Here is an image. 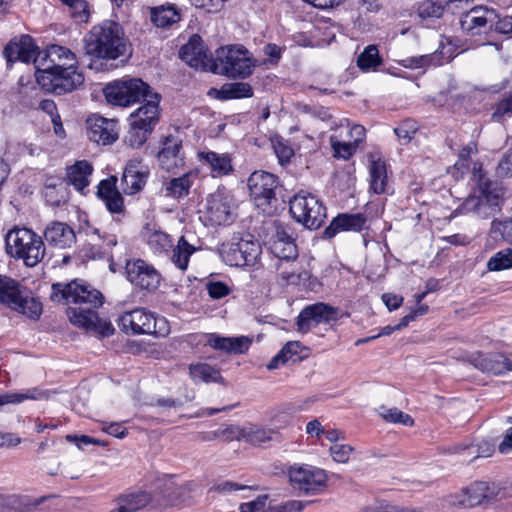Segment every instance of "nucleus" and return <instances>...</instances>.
<instances>
[{"label":"nucleus","mask_w":512,"mask_h":512,"mask_svg":"<svg viewBox=\"0 0 512 512\" xmlns=\"http://www.w3.org/2000/svg\"><path fill=\"white\" fill-rule=\"evenodd\" d=\"M269 250L281 261H294L298 258L299 252L295 238L290 228L284 225H277L275 233L271 236Z\"/></svg>","instance_id":"obj_19"},{"label":"nucleus","mask_w":512,"mask_h":512,"mask_svg":"<svg viewBox=\"0 0 512 512\" xmlns=\"http://www.w3.org/2000/svg\"><path fill=\"white\" fill-rule=\"evenodd\" d=\"M151 20L157 27L165 28L180 20V14L175 7L154 8Z\"/></svg>","instance_id":"obj_43"},{"label":"nucleus","mask_w":512,"mask_h":512,"mask_svg":"<svg viewBox=\"0 0 512 512\" xmlns=\"http://www.w3.org/2000/svg\"><path fill=\"white\" fill-rule=\"evenodd\" d=\"M467 209H471L482 219H487L497 212H500L503 204L498 202H485L475 198H467L465 203Z\"/></svg>","instance_id":"obj_40"},{"label":"nucleus","mask_w":512,"mask_h":512,"mask_svg":"<svg viewBox=\"0 0 512 512\" xmlns=\"http://www.w3.org/2000/svg\"><path fill=\"white\" fill-rule=\"evenodd\" d=\"M289 479L294 489L304 494H317L327 482L324 470L312 466H293L289 469Z\"/></svg>","instance_id":"obj_14"},{"label":"nucleus","mask_w":512,"mask_h":512,"mask_svg":"<svg viewBox=\"0 0 512 512\" xmlns=\"http://www.w3.org/2000/svg\"><path fill=\"white\" fill-rule=\"evenodd\" d=\"M223 261L235 267H251L257 264L262 253L261 245L251 234H235L220 248Z\"/></svg>","instance_id":"obj_6"},{"label":"nucleus","mask_w":512,"mask_h":512,"mask_svg":"<svg viewBox=\"0 0 512 512\" xmlns=\"http://www.w3.org/2000/svg\"><path fill=\"white\" fill-rule=\"evenodd\" d=\"M46 397H47V393L43 392L42 390H40L38 388L28 389L24 393H17V392L4 393V394L0 395V407H2L3 405H6V404L20 403L26 399L37 400V399L46 398Z\"/></svg>","instance_id":"obj_45"},{"label":"nucleus","mask_w":512,"mask_h":512,"mask_svg":"<svg viewBox=\"0 0 512 512\" xmlns=\"http://www.w3.org/2000/svg\"><path fill=\"white\" fill-rule=\"evenodd\" d=\"M195 247L181 236L177 245L172 249L171 261L180 270H186L190 256L195 252Z\"/></svg>","instance_id":"obj_39"},{"label":"nucleus","mask_w":512,"mask_h":512,"mask_svg":"<svg viewBox=\"0 0 512 512\" xmlns=\"http://www.w3.org/2000/svg\"><path fill=\"white\" fill-rule=\"evenodd\" d=\"M189 374L194 381H202L205 383H220L226 385L225 379L221 376L220 370L207 363L191 364L189 366Z\"/></svg>","instance_id":"obj_36"},{"label":"nucleus","mask_w":512,"mask_h":512,"mask_svg":"<svg viewBox=\"0 0 512 512\" xmlns=\"http://www.w3.org/2000/svg\"><path fill=\"white\" fill-rule=\"evenodd\" d=\"M179 57L192 68L203 71L212 70L214 57L208 52L198 34L192 35L189 41L180 48Z\"/></svg>","instance_id":"obj_16"},{"label":"nucleus","mask_w":512,"mask_h":512,"mask_svg":"<svg viewBox=\"0 0 512 512\" xmlns=\"http://www.w3.org/2000/svg\"><path fill=\"white\" fill-rule=\"evenodd\" d=\"M506 497V490L495 483L477 481L463 489L462 494L455 495L451 503L463 508H472L492 501H501Z\"/></svg>","instance_id":"obj_10"},{"label":"nucleus","mask_w":512,"mask_h":512,"mask_svg":"<svg viewBox=\"0 0 512 512\" xmlns=\"http://www.w3.org/2000/svg\"><path fill=\"white\" fill-rule=\"evenodd\" d=\"M448 4V0H424L418 3L417 15L423 20L440 18L444 14Z\"/></svg>","instance_id":"obj_41"},{"label":"nucleus","mask_w":512,"mask_h":512,"mask_svg":"<svg viewBox=\"0 0 512 512\" xmlns=\"http://www.w3.org/2000/svg\"><path fill=\"white\" fill-rule=\"evenodd\" d=\"M93 172V166L86 160L77 161L67 168V179L69 184L76 190L83 191L89 185L88 177Z\"/></svg>","instance_id":"obj_34"},{"label":"nucleus","mask_w":512,"mask_h":512,"mask_svg":"<svg viewBox=\"0 0 512 512\" xmlns=\"http://www.w3.org/2000/svg\"><path fill=\"white\" fill-rule=\"evenodd\" d=\"M382 64V58L379 55V50L375 45L367 46L357 58V66L362 71H369L376 69Z\"/></svg>","instance_id":"obj_44"},{"label":"nucleus","mask_w":512,"mask_h":512,"mask_svg":"<svg viewBox=\"0 0 512 512\" xmlns=\"http://www.w3.org/2000/svg\"><path fill=\"white\" fill-rule=\"evenodd\" d=\"M417 130V123L414 120L406 119L394 129V132L402 144H408Z\"/></svg>","instance_id":"obj_53"},{"label":"nucleus","mask_w":512,"mask_h":512,"mask_svg":"<svg viewBox=\"0 0 512 512\" xmlns=\"http://www.w3.org/2000/svg\"><path fill=\"white\" fill-rule=\"evenodd\" d=\"M370 189L375 194L388 192L387 165L381 159L373 160L369 166Z\"/></svg>","instance_id":"obj_35"},{"label":"nucleus","mask_w":512,"mask_h":512,"mask_svg":"<svg viewBox=\"0 0 512 512\" xmlns=\"http://www.w3.org/2000/svg\"><path fill=\"white\" fill-rule=\"evenodd\" d=\"M267 495L258 496L255 500L242 503L239 507L240 512H256L265 507Z\"/></svg>","instance_id":"obj_63"},{"label":"nucleus","mask_w":512,"mask_h":512,"mask_svg":"<svg viewBox=\"0 0 512 512\" xmlns=\"http://www.w3.org/2000/svg\"><path fill=\"white\" fill-rule=\"evenodd\" d=\"M149 171L139 161H129L121 177V189L127 195L140 192L146 184Z\"/></svg>","instance_id":"obj_24"},{"label":"nucleus","mask_w":512,"mask_h":512,"mask_svg":"<svg viewBox=\"0 0 512 512\" xmlns=\"http://www.w3.org/2000/svg\"><path fill=\"white\" fill-rule=\"evenodd\" d=\"M152 493L137 490L119 495L116 499V507L110 512H136L150 505L153 509Z\"/></svg>","instance_id":"obj_27"},{"label":"nucleus","mask_w":512,"mask_h":512,"mask_svg":"<svg viewBox=\"0 0 512 512\" xmlns=\"http://www.w3.org/2000/svg\"><path fill=\"white\" fill-rule=\"evenodd\" d=\"M152 496L153 509L163 511L167 508L183 504L189 497V493L185 487L168 482L158 487L152 493Z\"/></svg>","instance_id":"obj_22"},{"label":"nucleus","mask_w":512,"mask_h":512,"mask_svg":"<svg viewBox=\"0 0 512 512\" xmlns=\"http://www.w3.org/2000/svg\"><path fill=\"white\" fill-rule=\"evenodd\" d=\"M182 149V140L173 135L166 136L162 141V148L157 154L158 161L164 169L170 170L177 166L178 161H182L180 151Z\"/></svg>","instance_id":"obj_32"},{"label":"nucleus","mask_w":512,"mask_h":512,"mask_svg":"<svg viewBox=\"0 0 512 512\" xmlns=\"http://www.w3.org/2000/svg\"><path fill=\"white\" fill-rule=\"evenodd\" d=\"M441 65V56L437 52L431 54H425L420 56L409 57L404 60V66L417 69L424 68L428 66H437Z\"/></svg>","instance_id":"obj_47"},{"label":"nucleus","mask_w":512,"mask_h":512,"mask_svg":"<svg viewBox=\"0 0 512 512\" xmlns=\"http://www.w3.org/2000/svg\"><path fill=\"white\" fill-rule=\"evenodd\" d=\"M235 202L224 187L218 188L206 200V218L213 226L229 225L235 219Z\"/></svg>","instance_id":"obj_11"},{"label":"nucleus","mask_w":512,"mask_h":512,"mask_svg":"<svg viewBox=\"0 0 512 512\" xmlns=\"http://www.w3.org/2000/svg\"><path fill=\"white\" fill-rule=\"evenodd\" d=\"M159 323L164 324L163 318L158 319L153 313L145 308H136L124 312L118 319V326L126 334H160L156 327Z\"/></svg>","instance_id":"obj_12"},{"label":"nucleus","mask_w":512,"mask_h":512,"mask_svg":"<svg viewBox=\"0 0 512 512\" xmlns=\"http://www.w3.org/2000/svg\"><path fill=\"white\" fill-rule=\"evenodd\" d=\"M367 222V217L363 213H341L333 218L330 225L325 228L323 237L331 239L339 232L354 231L360 232Z\"/></svg>","instance_id":"obj_25"},{"label":"nucleus","mask_w":512,"mask_h":512,"mask_svg":"<svg viewBox=\"0 0 512 512\" xmlns=\"http://www.w3.org/2000/svg\"><path fill=\"white\" fill-rule=\"evenodd\" d=\"M207 342L213 349L230 354H243L252 344V340L247 336L221 337L216 334H211Z\"/></svg>","instance_id":"obj_31"},{"label":"nucleus","mask_w":512,"mask_h":512,"mask_svg":"<svg viewBox=\"0 0 512 512\" xmlns=\"http://www.w3.org/2000/svg\"><path fill=\"white\" fill-rule=\"evenodd\" d=\"M473 178L476 181L475 198L481 201L504 203V188L502 184L496 180H491L487 173L483 170L482 163L475 162L473 165Z\"/></svg>","instance_id":"obj_18"},{"label":"nucleus","mask_w":512,"mask_h":512,"mask_svg":"<svg viewBox=\"0 0 512 512\" xmlns=\"http://www.w3.org/2000/svg\"><path fill=\"white\" fill-rule=\"evenodd\" d=\"M496 174L499 177L512 176V148L508 150L500 159L496 168Z\"/></svg>","instance_id":"obj_60"},{"label":"nucleus","mask_w":512,"mask_h":512,"mask_svg":"<svg viewBox=\"0 0 512 512\" xmlns=\"http://www.w3.org/2000/svg\"><path fill=\"white\" fill-rule=\"evenodd\" d=\"M303 349L307 350L305 347L301 345L299 341H290L287 342L282 349L280 350L281 354L288 361L293 358V356L298 355Z\"/></svg>","instance_id":"obj_64"},{"label":"nucleus","mask_w":512,"mask_h":512,"mask_svg":"<svg viewBox=\"0 0 512 512\" xmlns=\"http://www.w3.org/2000/svg\"><path fill=\"white\" fill-rule=\"evenodd\" d=\"M497 18L498 15L493 9L474 7L461 17L460 25L463 31L476 35L479 33V29L485 27L488 23H490V27H493V22Z\"/></svg>","instance_id":"obj_26"},{"label":"nucleus","mask_w":512,"mask_h":512,"mask_svg":"<svg viewBox=\"0 0 512 512\" xmlns=\"http://www.w3.org/2000/svg\"><path fill=\"white\" fill-rule=\"evenodd\" d=\"M125 272L127 279L141 289L155 290L160 284V274L158 271L142 259L127 261Z\"/></svg>","instance_id":"obj_17"},{"label":"nucleus","mask_w":512,"mask_h":512,"mask_svg":"<svg viewBox=\"0 0 512 512\" xmlns=\"http://www.w3.org/2000/svg\"><path fill=\"white\" fill-rule=\"evenodd\" d=\"M35 77L43 89L63 95L78 89L84 83V75L78 68L56 71L35 72Z\"/></svg>","instance_id":"obj_9"},{"label":"nucleus","mask_w":512,"mask_h":512,"mask_svg":"<svg viewBox=\"0 0 512 512\" xmlns=\"http://www.w3.org/2000/svg\"><path fill=\"white\" fill-rule=\"evenodd\" d=\"M130 122V128L125 136V142L132 148L141 147L153 130L143 127L133 121Z\"/></svg>","instance_id":"obj_46"},{"label":"nucleus","mask_w":512,"mask_h":512,"mask_svg":"<svg viewBox=\"0 0 512 512\" xmlns=\"http://www.w3.org/2000/svg\"><path fill=\"white\" fill-rule=\"evenodd\" d=\"M383 419L391 423H400L405 426H412L414 424L413 418L403 413L397 408L387 409L381 413Z\"/></svg>","instance_id":"obj_55"},{"label":"nucleus","mask_w":512,"mask_h":512,"mask_svg":"<svg viewBox=\"0 0 512 512\" xmlns=\"http://www.w3.org/2000/svg\"><path fill=\"white\" fill-rule=\"evenodd\" d=\"M254 94L253 88L246 82L226 83L217 91L220 100L250 98Z\"/></svg>","instance_id":"obj_37"},{"label":"nucleus","mask_w":512,"mask_h":512,"mask_svg":"<svg viewBox=\"0 0 512 512\" xmlns=\"http://www.w3.org/2000/svg\"><path fill=\"white\" fill-rule=\"evenodd\" d=\"M62 2L70 8L71 16L75 21L80 23L88 22V3L85 0H68Z\"/></svg>","instance_id":"obj_52"},{"label":"nucleus","mask_w":512,"mask_h":512,"mask_svg":"<svg viewBox=\"0 0 512 512\" xmlns=\"http://www.w3.org/2000/svg\"><path fill=\"white\" fill-rule=\"evenodd\" d=\"M148 245L155 252L160 253L168 251L171 247H173L170 236L162 231H154L151 233L148 238Z\"/></svg>","instance_id":"obj_51"},{"label":"nucleus","mask_w":512,"mask_h":512,"mask_svg":"<svg viewBox=\"0 0 512 512\" xmlns=\"http://www.w3.org/2000/svg\"><path fill=\"white\" fill-rule=\"evenodd\" d=\"M245 429L246 427H240L237 425H227L226 427L213 432V437H209L208 439L219 438L226 442L234 440L245 441Z\"/></svg>","instance_id":"obj_49"},{"label":"nucleus","mask_w":512,"mask_h":512,"mask_svg":"<svg viewBox=\"0 0 512 512\" xmlns=\"http://www.w3.org/2000/svg\"><path fill=\"white\" fill-rule=\"evenodd\" d=\"M199 160L206 164L213 176L227 175L233 171L232 159L229 154H218L214 151H201L198 153Z\"/></svg>","instance_id":"obj_33"},{"label":"nucleus","mask_w":512,"mask_h":512,"mask_svg":"<svg viewBox=\"0 0 512 512\" xmlns=\"http://www.w3.org/2000/svg\"><path fill=\"white\" fill-rule=\"evenodd\" d=\"M353 447L345 444H334L330 447L333 459L339 463H346L349 460Z\"/></svg>","instance_id":"obj_59"},{"label":"nucleus","mask_w":512,"mask_h":512,"mask_svg":"<svg viewBox=\"0 0 512 512\" xmlns=\"http://www.w3.org/2000/svg\"><path fill=\"white\" fill-rule=\"evenodd\" d=\"M192 178H194L192 174H184L171 179L166 186V195L174 198L187 196L193 184Z\"/></svg>","instance_id":"obj_42"},{"label":"nucleus","mask_w":512,"mask_h":512,"mask_svg":"<svg viewBox=\"0 0 512 512\" xmlns=\"http://www.w3.org/2000/svg\"><path fill=\"white\" fill-rule=\"evenodd\" d=\"M103 94L111 105L128 107L146 100L151 94L150 86L140 78H124L108 83Z\"/></svg>","instance_id":"obj_7"},{"label":"nucleus","mask_w":512,"mask_h":512,"mask_svg":"<svg viewBox=\"0 0 512 512\" xmlns=\"http://www.w3.org/2000/svg\"><path fill=\"white\" fill-rule=\"evenodd\" d=\"M87 55L100 61L101 70H112L124 65L131 56L130 43L123 27L114 20H103L84 36Z\"/></svg>","instance_id":"obj_2"},{"label":"nucleus","mask_w":512,"mask_h":512,"mask_svg":"<svg viewBox=\"0 0 512 512\" xmlns=\"http://www.w3.org/2000/svg\"><path fill=\"white\" fill-rule=\"evenodd\" d=\"M149 97L150 99L147 100L144 105L139 107L130 115L129 121H133L143 127L154 130L160 119V95L158 93H151Z\"/></svg>","instance_id":"obj_28"},{"label":"nucleus","mask_w":512,"mask_h":512,"mask_svg":"<svg viewBox=\"0 0 512 512\" xmlns=\"http://www.w3.org/2000/svg\"><path fill=\"white\" fill-rule=\"evenodd\" d=\"M104 203L111 213H121L124 211V199L119 191L104 200Z\"/></svg>","instance_id":"obj_61"},{"label":"nucleus","mask_w":512,"mask_h":512,"mask_svg":"<svg viewBox=\"0 0 512 512\" xmlns=\"http://www.w3.org/2000/svg\"><path fill=\"white\" fill-rule=\"evenodd\" d=\"M272 144L280 164L283 165L290 162V159L294 155V150L291 148L288 142L281 137H276L274 140H272Z\"/></svg>","instance_id":"obj_54"},{"label":"nucleus","mask_w":512,"mask_h":512,"mask_svg":"<svg viewBox=\"0 0 512 512\" xmlns=\"http://www.w3.org/2000/svg\"><path fill=\"white\" fill-rule=\"evenodd\" d=\"M279 440V433L274 429H267L260 426H250L245 429V441L260 446L269 441Z\"/></svg>","instance_id":"obj_38"},{"label":"nucleus","mask_w":512,"mask_h":512,"mask_svg":"<svg viewBox=\"0 0 512 512\" xmlns=\"http://www.w3.org/2000/svg\"><path fill=\"white\" fill-rule=\"evenodd\" d=\"M338 308L323 302L308 305L301 310L297 317V330L307 333L312 327L321 323H329L337 320Z\"/></svg>","instance_id":"obj_15"},{"label":"nucleus","mask_w":512,"mask_h":512,"mask_svg":"<svg viewBox=\"0 0 512 512\" xmlns=\"http://www.w3.org/2000/svg\"><path fill=\"white\" fill-rule=\"evenodd\" d=\"M250 197L258 208H264L276 202V189L279 179L276 175L266 171H255L248 178Z\"/></svg>","instance_id":"obj_13"},{"label":"nucleus","mask_w":512,"mask_h":512,"mask_svg":"<svg viewBox=\"0 0 512 512\" xmlns=\"http://www.w3.org/2000/svg\"><path fill=\"white\" fill-rule=\"evenodd\" d=\"M5 249L9 256L23 260L27 267H35L45 256L42 237L26 227L14 226L5 235Z\"/></svg>","instance_id":"obj_3"},{"label":"nucleus","mask_w":512,"mask_h":512,"mask_svg":"<svg viewBox=\"0 0 512 512\" xmlns=\"http://www.w3.org/2000/svg\"><path fill=\"white\" fill-rule=\"evenodd\" d=\"M117 177L111 176L107 179L100 181L98 185L97 195L101 200H106L108 197L117 192L116 188Z\"/></svg>","instance_id":"obj_58"},{"label":"nucleus","mask_w":512,"mask_h":512,"mask_svg":"<svg viewBox=\"0 0 512 512\" xmlns=\"http://www.w3.org/2000/svg\"><path fill=\"white\" fill-rule=\"evenodd\" d=\"M44 238L49 245L58 248L71 247L76 242L74 230L66 223L53 221L44 231Z\"/></svg>","instance_id":"obj_29"},{"label":"nucleus","mask_w":512,"mask_h":512,"mask_svg":"<svg viewBox=\"0 0 512 512\" xmlns=\"http://www.w3.org/2000/svg\"><path fill=\"white\" fill-rule=\"evenodd\" d=\"M74 68H78L76 55L66 47L51 45L40 64L36 67V72L63 71Z\"/></svg>","instance_id":"obj_20"},{"label":"nucleus","mask_w":512,"mask_h":512,"mask_svg":"<svg viewBox=\"0 0 512 512\" xmlns=\"http://www.w3.org/2000/svg\"><path fill=\"white\" fill-rule=\"evenodd\" d=\"M506 359L502 353L476 352L471 355L470 363L484 373L499 375L507 371Z\"/></svg>","instance_id":"obj_30"},{"label":"nucleus","mask_w":512,"mask_h":512,"mask_svg":"<svg viewBox=\"0 0 512 512\" xmlns=\"http://www.w3.org/2000/svg\"><path fill=\"white\" fill-rule=\"evenodd\" d=\"M254 69L250 52L243 45L220 47L215 52L212 70L214 74L230 78H248Z\"/></svg>","instance_id":"obj_4"},{"label":"nucleus","mask_w":512,"mask_h":512,"mask_svg":"<svg viewBox=\"0 0 512 512\" xmlns=\"http://www.w3.org/2000/svg\"><path fill=\"white\" fill-rule=\"evenodd\" d=\"M490 232L495 238L499 235L502 240L512 244V217L506 220H493Z\"/></svg>","instance_id":"obj_50"},{"label":"nucleus","mask_w":512,"mask_h":512,"mask_svg":"<svg viewBox=\"0 0 512 512\" xmlns=\"http://www.w3.org/2000/svg\"><path fill=\"white\" fill-rule=\"evenodd\" d=\"M205 288L208 295L214 300L222 299L231 292L230 287L222 281L210 280L205 284Z\"/></svg>","instance_id":"obj_56"},{"label":"nucleus","mask_w":512,"mask_h":512,"mask_svg":"<svg viewBox=\"0 0 512 512\" xmlns=\"http://www.w3.org/2000/svg\"><path fill=\"white\" fill-rule=\"evenodd\" d=\"M116 126L115 120L94 114L86 120V135L95 143L109 145L118 138Z\"/></svg>","instance_id":"obj_21"},{"label":"nucleus","mask_w":512,"mask_h":512,"mask_svg":"<svg viewBox=\"0 0 512 512\" xmlns=\"http://www.w3.org/2000/svg\"><path fill=\"white\" fill-rule=\"evenodd\" d=\"M51 299L70 306L67 315L71 323L100 338L113 335L115 329L110 321L101 319L97 309L102 306V293L82 280L75 279L67 284L54 283Z\"/></svg>","instance_id":"obj_1"},{"label":"nucleus","mask_w":512,"mask_h":512,"mask_svg":"<svg viewBox=\"0 0 512 512\" xmlns=\"http://www.w3.org/2000/svg\"><path fill=\"white\" fill-rule=\"evenodd\" d=\"M38 47L29 35H22L18 40L16 38L10 40L4 47L3 56L7 63L22 61L29 63L31 60L36 61Z\"/></svg>","instance_id":"obj_23"},{"label":"nucleus","mask_w":512,"mask_h":512,"mask_svg":"<svg viewBox=\"0 0 512 512\" xmlns=\"http://www.w3.org/2000/svg\"><path fill=\"white\" fill-rule=\"evenodd\" d=\"M0 304L32 320H38L42 314V303L18 281L5 275H0Z\"/></svg>","instance_id":"obj_5"},{"label":"nucleus","mask_w":512,"mask_h":512,"mask_svg":"<svg viewBox=\"0 0 512 512\" xmlns=\"http://www.w3.org/2000/svg\"><path fill=\"white\" fill-rule=\"evenodd\" d=\"M293 219L305 228L316 230L326 219V208L314 195L300 191L289 202Z\"/></svg>","instance_id":"obj_8"},{"label":"nucleus","mask_w":512,"mask_h":512,"mask_svg":"<svg viewBox=\"0 0 512 512\" xmlns=\"http://www.w3.org/2000/svg\"><path fill=\"white\" fill-rule=\"evenodd\" d=\"M512 113V92L505 93L503 98L496 104L492 114L493 119H500Z\"/></svg>","instance_id":"obj_57"},{"label":"nucleus","mask_w":512,"mask_h":512,"mask_svg":"<svg viewBox=\"0 0 512 512\" xmlns=\"http://www.w3.org/2000/svg\"><path fill=\"white\" fill-rule=\"evenodd\" d=\"M66 439L69 442H75L76 445L78 446V448H80V449H83L85 446H88L90 444L100 445V446L106 445L105 442L101 441L100 439L93 438V437H90L87 435H80V436L67 435Z\"/></svg>","instance_id":"obj_62"},{"label":"nucleus","mask_w":512,"mask_h":512,"mask_svg":"<svg viewBox=\"0 0 512 512\" xmlns=\"http://www.w3.org/2000/svg\"><path fill=\"white\" fill-rule=\"evenodd\" d=\"M512 267V249L497 252L487 262L489 271H501Z\"/></svg>","instance_id":"obj_48"}]
</instances>
